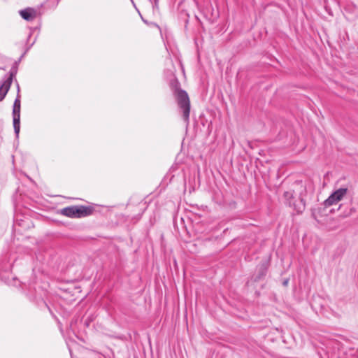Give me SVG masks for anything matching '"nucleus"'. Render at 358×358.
Returning a JSON list of instances; mask_svg holds the SVG:
<instances>
[{
  "label": "nucleus",
  "instance_id": "2",
  "mask_svg": "<svg viewBox=\"0 0 358 358\" xmlns=\"http://www.w3.org/2000/svg\"><path fill=\"white\" fill-rule=\"evenodd\" d=\"M170 87L176 97L178 107L182 110V119L187 125L189 122L190 101L187 93L180 89V84L177 79L170 81Z\"/></svg>",
  "mask_w": 358,
  "mask_h": 358
},
{
  "label": "nucleus",
  "instance_id": "7",
  "mask_svg": "<svg viewBox=\"0 0 358 358\" xmlns=\"http://www.w3.org/2000/svg\"><path fill=\"white\" fill-rule=\"evenodd\" d=\"M268 268V264L267 262H264L261 263L257 266V274L255 277V281H259V280L263 279L266 275Z\"/></svg>",
  "mask_w": 358,
  "mask_h": 358
},
{
  "label": "nucleus",
  "instance_id": "3",
  "mask_svg": "<svg viewBox=\"0 0 358 358\" xmlns=\"http://www.w3.org/2000/svg\"><path fill=\"white\" fill-rule=\"evenodd\" d=\"M94 208L86 206H71L60 210V214L70 218H80L92 214Z\"/></svg>",
  "mask_w": 358,
  "mask_h": 358
},
{
  "label": "nucleus",
  "instance_id": "10",
  "mask_svg": "<svg viewBox=\"0 0 358 358\" xmlns=\"http://www.w3.org/2000/svg\"><path fill=\"white\" fill-rule=\"evenodd\" d=\"M23 57V55H22V57L17 60V61H15L13 64H17V66L19 65V63L21 61V58Z\"/></svg>",
  "mask_w": 358,
  "mask_h": 358
},
{
  "label": "nucleus",
  "instance_id": "9",
  "mask_svg": "<svg viewBox=\"0 0 358 358\" xmlns=\"http://www.w3.org/2000/svg\"><path fill=\"white\" fill-rule=\"evenodd\" d=\"M18 66H17V64H13L10 72H9V76L6 78L5 80H3L5 82L9 83L11 85L13 78L16 76L17 73Z\"/></svg>",
  "mask_w": 358,
  "mask_h": 358
},
{
  "label": "nucleus",
  "instance_id": "5",
  "mask_svg": "<svg viewBox=\"0 0 358 358\" xmlns=\"http://www.w3.org/2000/svg\"><path fill=\"white\" fill-rule=\"evenodd\" d=\"M347 192L348 189L343 187L336 190L324 201V206L329 207L334 204L337 203L338 201L343 199Z\"/></svg>",
  "mask_w": 358,
  "mask_h": 358
},
{
  "label": "nucleus",
  "instance_id": "8",
  "mask_svg": "<svg viewBox=\"0 0 358 358\" xmlns=\"http://www.w3.org/2000/svg\"><path fill=\"white\" fill-rule=\"evenodd\" d=\"M10 85H11L5 82L4 80H3V82L1 83L0 85V101L5 98L7 92L10 89Z\"/></svg>",
  "mask_w": 358,
  "mask_h": 358
},
{
  "label": "nucleus",
  "instance_id": "11",
  "mask_svg": "<svg viewBox=\"0 0 358 358\" xmlns=\"http://www.w3.org/2000/svg\"><path fill=\"white\" fill-rule=\"evenodd\" d=\"M287 283H288V280H286L284 281L283 285H287Z\"/></svg>",
  "mask_w": 358,
  "mask_h": 358
},
{
  "label": "nucleus",
  "instance_id": "6",
  "mask_svg": "<svg viewBox=\"0 0 358 358\" xmlns=\"http://www.w3.org/2000/svg\"><path fill=\"white\" fill-rule=\"evenodd\" d=\"M20 16L27 21H32L36 17V10L32 8H27L20 10Z\"/></svg>",
  "mask_w": 358,
  "mask_h": 358
},
{
  "label": "nucleus",
  "instance_id": "1",
  "mask_svg": "<svg viewBox=\"0 0 358 358\" xmlns=\"http://www.w3.org/2000/svg\"><path fill=\"white\" fill-rule=\"evenodd\" d=\"M306 194V186L302 181L297 180L293 185V188L283 193L284 203L292 208L297 214H301L306 208L304 196Z\"/></svg>",
  "mask_w": 358,
  "mask_h": 358
},
{
  "label": "nucleus",
  "instance_id": "4",
  "mask_svg": "<svg viewBox=\"0 0 358 358\" xmlns=\"http://www.w3.org/2000/svg\"><path fill=\"white\" fill-rule=\"evenodd\" d=\"M14 131L17 137L20 129V100L19 96L15 99L13 108Z\"/></svg>",
  "mask_w": 358,
  "mask_h": 358
}]
</instances>
